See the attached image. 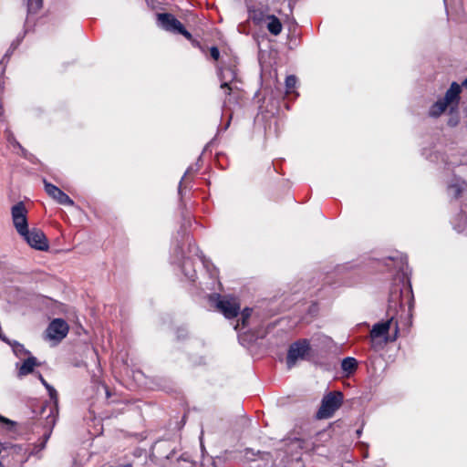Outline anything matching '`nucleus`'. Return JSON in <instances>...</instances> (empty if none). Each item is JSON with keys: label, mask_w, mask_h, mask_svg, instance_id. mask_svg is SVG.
I'll return each mask as SVG.
<instances>
[{"label": "nucleus", "mask_w": 467, "mask_h": 467, "mask_svg": "<svg viewBox=\"0 0 467 467\" xmlns=\"http://www.w3.org/2000/svg\"><path fill=\"white\" fill-rule=\"evenodd\" d=\"M462 87H467V78L462 83V86L457 82H452L451 87L446 91L443 99L437 100L431 108L429 114L431 117L441 116L448 108L450 111H454L460 101V94L462 92Z\"/></svg>", "instance_id": "obj_1"}, {"label": "nucleus", "mask_w": 467, "mask_h": 467, "mask_svg": "<svg viewBox=\"0 0 467 467\" xmlns=\"http://www.w3.org/2000/svg\"><path fill=\"white\" fill-rule=\"evenodd\" d=\"M342 403V392L331 391L327 393L321 400V405L317 412V418L319 420L331 418L341 407Z\"/></svg>", "instance_id": "obj_2"}, {"label": "nucleus", "mask_w": 467, "mask_h": 467, "mask_svg": "<svg viewBox=\"0 0 467 467\" xmlns=\"http://www.w3.org/2000/svg\"><path fill=\"white\" fill-rule=\"evenodd\" d=\"M158 25L162 29L178 33L185 36L187 39H192V34L187 31L182 24L171 14L161 13L157 15Z\"/></svg>", "instance_id": "obj_3"}, {"label": "nucleus", "mask_w": 467, "mask_h": 467, "mask_svg": "<svg viewBox=\"0 0 467 467\" xmlns=\"http://www.w3.org/2000/svg\"><path fill=\"white\" fill-rule=\"evenodd\" d=\"M171 264L178 265L185 275L191 281H194L196 277V271L193 268L192 262L190 258H185L182 254V248L177 245L174 247L171 254Z\"/></svg>", "instance_id": "obj_4"}, {"label": "nucleus", "mask_w": 467, "mask_h": 467, "mask_svg": "<svg viewBox=\"0 0 467 467\" xmlns=\"http://www.w3.org/2000/svg\"><path fill=\"white\" fill-rule=\"evenodd\" d=\"M12 221L16 232L21 235L28 230L27 223V210L24 202H19L15 204L11 209Z\"/></svg>", "instance_id": "obj_5"}, {"label": "nucleus", "mask_w": 467, "mask_h": 467, "mask_svg": "<svg viewBox=\"0 0 467 467\" xmlns=\"http://www.w3.org/2000/svg\"><path fill=\"white\" fill-rule=\"evenodd\" d=\"M310 348L306 340L293 343L287 353L286 364L287 368H293L299 359H304L308 354Z\"/></svg>", "instance_id": "obj_6"}, {"label": "nucleus", "mask_w": 467, "mask_h": 467, "mask_svg": "<svg viewBox=\"0 0 467 467\" xmlns=\"http://www.w3.org/2000/svg\"><path fill=\"white\" fill-rule=\"evenodd\" d=\"M214 296L216 297V307L226 318L235 317L238 315L240 305L235 298L220 295H214Z\"/></svg>", "instance_id": "obj_7"}, {"label": "nucleus", "mask_w": 467, "mask_h": 467, "mask_svg": "<svg viewBox=\"0 0 467 467\" xmlns=\"http://www.w3.org/2000/svg\"><path fill=\"white\" fill-rule=\"evenodd\" d=\"M21 236L26 241V243L34 249L39 251H47L48 249V242L44 233L36 228L26 230Z\"/></svg>", "instance_id": "obj_8"}, {"label": "nucleus", "mask_w": 467, "mask_h": 467, "mask_svg": "<svg viewBox=\"0 0 467 467\" xmlns=\"http://www.w3.org/2000/svg\"><path fill=\"white\" fill-rule=\"evenodd\" d=\"M68 333V325L61 318L54 319L46 330V337L55 342H60Z\"/></svg>", "instance_id": "obj_9"}, {"label": "nucleus", "mask_w": 467, "mask_h": 467, "mask_svg": "<svg viewBox=\"0 0 467 467\" xmlns=\"http://www.w3.org/2000/svg\"><path fill=\"white\" fill-rule=\"evenodd\" d=\"M45 191L57 202L62 205L73 206L74 201L56 185L44 180Z\"/></svg>", "instance_id": "obj_10"}, {"label": "nucleus", "mask_w": 467, "mask_h": 467, "mask_svg": "<svg viewBox=\"0 0 467 467\" xmlns=\"http://www.w3.org/2000/svg\"><path fill=\"white\" fill-rule=\"evenodd\" d=\"M219 77L221 80V88L224 89L225 94L230 96L234 90L231 83L236 78L235 70L233 67L221 68Z\"/></svg>", "instance_id": "obj_11"}, {"label": "nucleus", "mask_w": 467, "mask_h": 467, "mask_svg": "<svg viewBox=\"0 0 467 467\" xmlns=\"http://www.w3.org/2000/svg\"><path fill=\"white\" fill-rule=\"evenodd\" d=\"M393 321V317L389 318L387 321L379 322L375 324L370 330V338L371 340H375L379 337H382L388 335L389 330L390 328V325Z\"/></svg>", "instance_id": "obj_12"}, {"label": "nucleus", "mask_w": 467, "mask_h": 467, "mask_svg": "<svg viewBox=\"0 0 467 467\" xmlns=\"http://www.w3.org/2000/svg\"><path fill=\"white\" fill-rule=\"evenodd\" d=\"M466 190V182L460 178H453L448 185L447 192L451 198H460Z\"/></svg>", "instance_id": "obj_13"}, {"label": "nucleus", "mask_w": 467, "mask_h": 467, "mask_svg": "<svg viewBox=\"0 0 467 467\" xmlns=\"http://www.w3.org/2000/svg\"><path fill=\"white\" fill-rule=\"evenodd\" d=\"M38 366L37 359L33 357L29 356L27 358H26L23 363L20 365L18 368L17 376L19 378L25 377L30 373H33L35 367Z\"/></svg>", "instance_id": "obj_14"}, {"label": "nucleus", "mask_w": 467, "mask_h": 467, "mask_svg": "<svg viewBox=\"0 0 467 467\" xmlns=\"http://www.w3.org/2000/svg\"><path fill=\"white\" fill-rule=\"evenodd\" d=\"M401 296H402V290L400 288L399 285H394L390 289L389 297V307L390 309H396L397 306H401Z\"/></svg>", "instance_id": "obj_15"}, {"label": "nucleus", "mask_w": 467, "mask_h": 467, "mask_svg": "<svg viewBox=\"0 0 467 467\" xmlns=\"http://www.w3.org/2000/svg\"><path fill=\"white\" fill-rule=\"evenodd\" d=\"M266 19L268 20L267 26H266L268 31L271 34H273L274 36H278L281 33L282 28H283L280 20L273 15L267 16Z\"/></svg>", "instance_id": "obj_16"}, {"label": "nucleus", "mask_w": 467, "mask_h": 467, "mask_svg": "<svg viewBox=\"0 0 467 467\" xmlns=\"http://www.w3.org/2000/svg\"><path fill=\"white\" fill-rule=\"evenodd\" d=\"M358 368V361L356 358L348 357L341 361V368L347 375L352 374Z\"/></svg>", "instance_id": "obj_17"}, {"label": "nucleus", "mask_w": 467, "mask_h": 467, "mask_svg": "<svg viewBox=\"0 0 467 467\" xmlns=\"http://www.w3.org/2000/svg\"><path fill=\"white\" fill-rule=\"evenodd\" d=\"M5 342H7L11 346L14 354L17 358H22L27 355H28V357L31 356L30 352L27 349H26L25 347L22 344L18 343L17 341H9L6 339Z\"/></svg>", "instance_id": "obj_18"}, {"label": "nucleus", "mask_w": 467, "mask_h": 467, "mask_svg": "<svg viewBox=\"0 0 467 467\" xmlns=\"http://www.w3.org/2000/svg\"><path fill=\"white\" fill-rule=\"evenodd\" d=\"M252 314L251 308H244L241 314V318L238 320L236 326L234 327L235 329L244 328L248 326V319L250 318Z\"/></svg>", "instance_id": "obj_19"}, {"label": "nucleus", "mask_w": 467, "mask_h": 467, "mask_svg": "<svg viewBox=\"0 0 467 467\" xmlns=\"http://www.w3.org/2000/svg\"><path fill=\"white\" fill-rule=\"evenodd\" d=\"M296 85V78L294 75L287 76L285 78L286 93H291Z\"/></svg>", "instance_id": "obj_20"}, {"label": "nucleus", "mask_w": 467, "mask_h": 467, "mask_svg": "<svg viewBox=\"0 0 467 467\" xmlns=\"http://www.w3.org/2000/svg\"><path fill=\"white\" fill-rule=\"evenodd\" d=\"M453 227L454 229L459 232V233H462L466 230L467 228V217L464 218V220L462 222H456V221H453Z\"/></svg>", "instance_id": "obj_21"}, {"label": "nucleus", "mask_w": 467, "mask_h": 467, "mask_svg": "<svg viewBox=\"0 0 467 467\" xmlns=\"http://www.w3.org/2000/svg\"><path fill=\"white\" fill-rule=\"evenodd\" d=\"M198 171V167H194V166H190L187 171H185L184 173V176L182 177V180H184L189 174L192 173V172H195ZM182 181L180 182V185H179V192H181L182 191Z\"/></svg>", "instance_id": "obj_22"}, {"label": "nucleus", "mask_w": 467, "mask_h": 467, "mask_svg": "<svg viewBox=\"0 0 467 467\" xmlns=\"http://www.w3.org/2000/svg\"><path fill=\"white\" fill-rule=\"evenodd\" d=\"M6 139L10 144L17 146L18 148H21V145L16 141V138L9 130H6Z\"/></svg>", "instance_id": "obj_23"}, {"label": "nucleus", "mask_w": 467, "mask_h": 467, "mask_svg": "<svg viewBox=\"0 0 467 467\" xmlns=\"http://www.w3.org/2000/svg\"><path fill=\"white\" fill-rule=\"evenodd\" d=\"M210 55L214 60H217L220 57V51L216 47H212L210 48Z\"/></svg>", "instance_id": "obj_24"}, {"label": "nucleus", "mask_w": 467, "mask_h": 467, "mask_svg": "<svg viewBox=\"0 0 467 467\" xmlns=\"http://www.w3.org/2000/svg\"><path fill=\"white\" fill-rule=\"evenodd\" d=\"M47 390L48 391V394H49V397L51 400H57V390L50 385V386H47Z\"/></svg>", "instance_id": "obj_25"}, {"label": "nucleus", "mask_w": 467, "mask_h": 467, "mask_svg": "<svg viewBox=\"0 0 467 467\" xmlns=\"http://www.w3.org/2000/svg\"><path fill=\"white\" fill-rule=\"evenodd\" d=\"M466 213H467V211L464 208H462L461 215H460L461 219L456 218V221L462 222L464 220V218L467 217Z\"/></svg>", "instance_id": "obj_26"}, {"label": "nucleus", "mask_w": 467, "mask_h": 467, "mask_svg": "<svg viewBox=\"0 0 467 467\" xmlns=\"http://www.w3.org/2000/svg\"><path fill=\"white\" fill-rule=\"evenodd\" d=\"M38 379L39 380L41 381V383L45 386L46 389H47V386H50L47 381L46 379L43 378V376L38 373Z\"/></svg>", "instance_id": "obj_27"}, {"label": "nucleus", "mask_w": 467, "mask_h": 467, "mask_svg": "<svg viewBox=\"0 0 467 467\" xmlns=\"http://www.w3.org/2000/svg\"><path fill=\"white\" fill-rule=\"evenodd\" d=\"M0 421L2 422H5V423H8V424H13V421H11L10 420L5 418V417H2L0 416Z\"/></svg>", "instance_id": "obj_28"}, {"label": "nucleus", "mask_w": 467, "mask_h": 467, "mask_svg": "<svg viewBox=\"0 0 467 467\" xmlns=\"http://www.w3.org/2000/svg\"><path fill=\"white\" fill-rule=\"evenodd\" d=\"M457 123H458V119H451L449 120V124H450L451 126H455Z\"/></svg>", "instance_id": "obj_29"}, {"label": "nucleus", "mask_w": 467, "mask_h": 467, "mask_svg": "<svg viewBox=\"0 0 467 467\" xmlns=\"http://www.w3.org/2000/svg\"><path fill=\"white\" fill-rule=\"evenodd\" d=\"M104 389H105V391H106L107 397L109 398V395H110V394H109V389H108V387H106V386L104 387Z\"/></svg>", "instance_id": "obj_30"}, {"label": "nucleus", "mask_w": 467, "mask_h": 467, "mask_svg": "<svg viewBox=\"0 0 467 467\" xmlns=\"http://www.w3.org/2000/svg\"><path fill=\"white\" fill-rule=\"evenodd\" d=\"M361 431H362L361 430H358V431H357V435H358V436H360V435H361Z\"/></svg>", "instance_id": "obj_31"}, {"label": "nucleus", "mask_w": 467, "mask_h": 467, "mask_svg": "<svg viewBox=\"0 0 467 467\" xmlns=\"http://www.w3.org/2000/svg\"><path fill=\"white\" fill-rule=\"evenodd\" d=\"M228 127H229V121H228V122H227V124L225 125L224 130H226Z\"/></svg>", "instance_id": "obj_32"}, {"label": "nucleus", "mask_w": 467, "mask_h": 467, "mask_svg": "<svg viewBox=\"0 0 467 467\" xmlns=\"http://www.w3.org/2000/svg\"><path fill=\"white\" fill-rule=\"evenodd\" d=\"M341 268H342L341 266H338V267L337 268V272H339V271L341 270Z\"/></svg>", "instance_id": "obj_33"}, {"label": "nucleus", "mask_w": 467, "mask_h": 467, "mask_svg": "<svg viewBox=\"0 0 467 467\" xmlns=\"http://www.w3.org/2000/svg\"><path fill=\"white\" fill-rule=\"evenodd\" d=\"M45 442H46V441L42 443V445H41V446H42V448H44V447H45Z\"/></svg>", "instance_id": "obj_34"}, {"label": "nucleus", "mask_w": 467, "mask_h": 467, "mask_svg": "<svg viewBox=\"0 0 467 467\" xmlns=\"http://www.w3.org/2000/svg\"><path fill=\"white\" fill-rule=\"evenodd\" d=\"M2 113H3V109H0V116L2 115Z\"/></svg>", "instance_id": "obj_35"}, {"label": "nucleus", "mask_w": 467, "mask_h": 467, "mask_svg": "<svg viewBox=\"0 0 467 467\" xmlns=\"http://www.w3.org/2000/svg\"><path fill=\"white\" fill-rule=\"evenodd\" d=\"M0 467H4L1 462H0Z\"/></svg>", "instance_id": "obj_36"}]
</instances>
